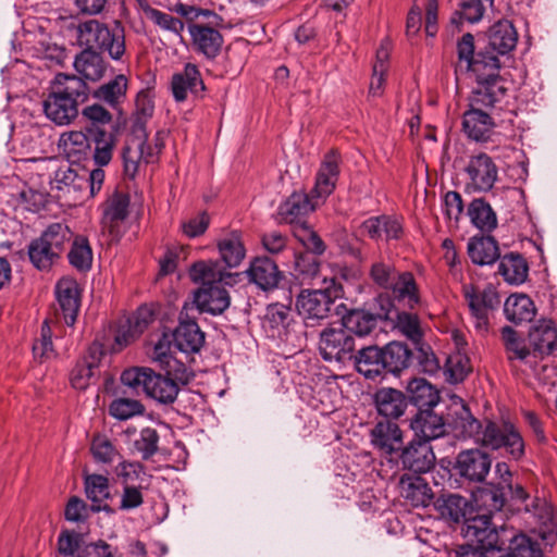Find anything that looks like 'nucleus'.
I'll return each instance as SVG.
<instances>
[{"label": "nucleus", "mask_w": 557, "mask_h": 557, "mask_svg": "<svg viewBox=\"0 0 557 557\" xmlns=\"http://www.w3.org/2000/svg\"><path fill=\"white\" fill-rule=\"evenodd\" d=\"M399 272L400 270L393 262L379 259L371 264L369 278L375 287L387 292Z\"/></svg>", "instance_id": "4d7b16f0"}, {"label": "nucleus", "mask_w": 557, "mask_h": 557, "mask_svg": "<svg viewBox=\"0 0 557 557\" xmlns=\"http://www.w3.org/2000/svg\"><path fill=\"white\" fill-rule=\"evenodd\" d=\"M529 342L534 354L548 356L557 348V331L553 321L542 320L529 332Z\"/></svg>", "instance_id": "72a5a7b5"}, {"label": "nucleus", "mask_w": 557, "mask_h": 557, "mask_svg": "<svg viewBox=\"0 0 557 557\" xmlns=\"http://www.w3.org/2000/svg\"><path fill=\"white\" fill-rule=\"evenodd\" d=\"M504 312L510 322L520 324L532 321L536 309L533 300L528 295L513 294L506 299Z\"/></svg>", "instance_id": "79ce46f5"}, {"label": "nucleus", "mask_w": 557, "mask_h": 557, "mask_svg": "<svg viewBox=\"0 0 557 557\" xmlns=\"http://www.w3.org/2000/svg\"><path fill=\"white\" fill-rule=\"evenodd\" d=\"M98 48V52H107L112 60L120 61L126 51L125 29L120 21H114L109 30V36Z\"/></svg>", "instance_id": "13d9d810"}, {"label": "nucleus", "mask_w": 557, "mask_h": 557, "mask_svg": "<svg viewBox=\"0 0 557 557\" xmlns=\"http://www.w3.org/2000/svg\"><path fill=\"white\" fill-rule=\"evenodd\" d=\"M319 206V201L313 199L311 195L304 191H294L280 205L277 213L281 221L292 224L294 227L298 224H308L304 218Z\"/></svg>", "instance_id": "aec40b11"}, {"label": "nucleus", "mask_w": 557, "mask_h": 557, "mask_svg": "<svg viewBox=\"0 0 557 557\" xmlns=\"http://www.w3.org/2000/svg\"><path fill=\"white\" fill-rule=\"evenodd\" d=\"M72 232L64 223L50 224L28 245V257L38 270H48L55 263L72 239Z\"/></svg>", "instance_id": "20e7f679"}, {"label": "nucleus", "mask_w": 557, "mask_h": 557, "mask_svg": "<svg viewBox=\"0 0 557 557\" xmlns=\"http://www.w3.org/2000/svg\"><path fill=\"white\" fill-rule=\"evenodd\" d=\"M406 391L407 401L409 400L418 410L435 407L440 401L438 391L423 377L410 380Z\"/></svg>", "instance_id": "c9c22d12"}, {"label": "nucleus", "mask_w": 557, "mask_h": 557, "mask_svg": "<svg viewBox=\"0 0 557 557\" xmlns=\"http://www.w3.org/2000/svg\"><path fill=\"white\" fill-rule=\"evenodd\" d=\"M403 469L416 474L431 471L435 466V455L428 441L412 440L398 453Z\"/></svg>", "instance_id": "f8f14e48"}, {"label": "nucleus", "mask_w": 557, "mask_h": 557, "mask_svg": "<svg viewBox=\"0 0 557 557\" xmlns=\"http://www.w3.org/2000/svg\"><path fill=\"white\" fill-rule=\"evenodd\" d=\"M393 304L401 305L408 310H414L422 305L420 286L411 271H401L386 292Z\"/></svg>", "instance_id": "dca6fc26"}, {"label": "nucleus", "mask_w": 557, "mask_h": 557, "mask_svg": "<svg viewBox=\"0 0 557 557\" xmlns=\"http://www.w3.org/2000/svg\"><path fill=\"white\" fill-rule=\"evenodd\" d=\"M435 508L444 519L455 523L461 521L465 523L466 519L471 517L468 516L471 512L468 499L458 494L438 497L435 502Z\"/></svg>", "instance_id": "ea45409f"}, {"label": "nucleus", "mask_w": 557, "mask_h": 557, "mask_svg": "<svg viewBox=\"0 0 557 557\" xmlns=\"http://www.w3.org/2000/svg\"><path fill=\"white\" fill-rule=\"evenodd\" d=\"M492 467L490 454L480 448H470L459 451L453 463L454 474L468 483H482L485 481Z\"/></svg>", "instance_id": "6e6552de"}, {"label": "nucleus", "mask_w": 557, "mask_h": 557, "mask_svg": "<svg viewBox=\"0 0 557 557\" xmlns=\"http://www.w3.org/2000/svg\"><path fill=\"white\" fill-rule=\"evenodd\" d=\"M498 273L509 284H522L529 273V265L522 255L510 252L505 255L498 265Z\"/></svg>", "instance_id": "37998d69"}, {"label": "nucleus", "mask_w": 557, "mask_h": 557, "mask_svg": "<svg viewBox=\"0 0 557 557\" xmlns=\"http://www.w3.org/2000/svg\"><path fill=\"white\" fill-rule=\"evenodd\" d=\"M189 276L193 282L200 283V287L221 286V283L232 285L239 277V273L232 274L225 271L218 261L201 260L195 262L189 269Z\"/></svg>", "instance_id": "4be33fe9"}, {"label": "nucleus", "mask_w": 557, "mask_h": 557, "mask_svg": "<svg viewBox=\"0 0 557 557\" xmlns=\"http://www.w3.org/2000/svg\"><path fill=\"white\" fill-rule=\"evenodd\" d=\"M456 428L460 430V433L465 438H472L476 444L482 446V437L485 432V420L480 421L474 418L466 405H462L460 411L457 413Z\"/></svg>", "instance_id": "3c124183"}, {"label": "nucleus", "mask_w": 557, "mask_h": 557, "mask_svg": "<svg viewBox=\"0 0 557 557\" xmlns=\"http://www.w3.org/2000/svg\"><path fill=\"white\" fill-rule=\"evenodd\" d=\"M85 493L92 503L89 509L94 512L106 511L109 515L114 513V509L108 504H102L110 497L109 480L101 474H87L84 480Z\"/></svg>", "instance_id": "2f4dec72"}, {"label": "nucleus", "mask_w": 557, "mask_h": 557, "mask_svg": "<svg viewBox=\"0 0 557 557\" xmlns=\"http://www.w3.org/2000/svg\"><path fill=\"white\" fill-rule=\"evenodd\" d=\"M480 498L483 506L487 508V515H492L495 518L497 515L502 513L507 504V493L504 482H498L497 484H492L490 487L484 488L480 494Z\"/></svg>", "instance_id": "69168bd1"}, {"label": "nucleus", "mask_w": 557, "mask_h": 557, "mask_svg": "<svg viewBox=\"0 0 557 557\" xmlns=\"http://www.w3.org/2000/svg\"><path fill=\"white\" fill-rule=\"evenodd\" d=\"M132 395H124L114 399L109 406V413L117 420H127L145 412V406Z\"/></svg>", "instance_id": "338daca9"}, {"label": "nucleus", "mask_w": 557, "mask_h": 557, "mask_svg": "<svg viewBox=\"0 0 557 557\" xmlns=\"http://www.w3.org/2000/svg\"><path fill=\"white\" fill-rule=\"evenodd\" d=\"M126 90L127 78L125 75L120 74L107 84L99 86L94 91V97L112 107H115L125 98Z\"/></svg>", "instance_id": "5fc2aeb1"}, {"label": "nucleus", "mask_w": 557, "mask_h": 557, "mask_svg": "<svg viewBox=\"0 0 557 557\" xmlns=\"http://www.w3.org/2000/svg\"><path fill=\"white\" fill-rule=\"evenodd\" d=\"M90 128L88 135L79 131H71L61 135L60 145L69 157L79 158L90 149Z\"/></svg>", "instance_id": "680f3d73"}, {"label": "nucleus", "mask_w": 557, "mask_h": 557, "mask_svg": "<svg viewBox=\"0 0 557 557\" xmlns=\"http://www.w3.org/2000/svg\"><path fill=\"white\" fill-rule=\"evenodd\" d=\"M293 234L305 247L306 250L304 252L321 257L326 251V244L309 224L294 226Z\"/></svg>", "instance_id": "052dcab7"}, {"label": "nucleus", "mask_w": 557, "mask_h": 557, "mask_svg": "<svg viewBox=\"0 0 557 557\" xmlns=\"http://www.w3.org/2000/svg\"><path fill=\"white\" fill-rule=\"evenodd\" d=\"M180 385L177 381L170 376V373L162 375L153 371L151 382L146 395L161 405H172L178 395Z\"/></svg>", "instance_id": "58836bf2"}, {"label": "nucleus", "mask_w": 557, "mask_h": 557, "mask_svg": "<svg viewBox=\"0 0 557 557\" xmlns=\"http://www.w3.org/2000/svg\"><path fill=\"white\" fill-rule=\"evenodd\" d=\"M86 176L79 175L71 166H60L55 172L50 182L51 189L67 190L71 188L74 190L83 188L86 185Z\"/></svg>", "instance_id": "e2e57ef3"}, {"label": "nucleus", "mask_w": 557, "mask_h": 557, "mask_svg": "<svg viewBox=\"0 0 557 557\" xmlns=\"http://www.w3.org/2000/svg\"><path fill=\"white\" fill-rule=\"evenodd\" d=\"M74 67L84 78L97 82L104 76L107 63L100 52L94 49H84L75 57Z\"/></svg>", "instance_id": "e433bc0d"}, {"label": "nucleus", "mask_w": 557, "mask_h": 557, "mask_svg": "<svg viewBox=\"0 0 557 557\" xmlns=\"http://www.w3.org/2000/svg\"><path fill=\"white\" fill-rule=\"evenodd\" d=\"M153 156L150 151H146V145H141V141H126L123 149L124 173L129 178H134L141 162L153 163Z\"/></svg>", "instance_id": "49530a36"}, {"label": "nucleus", "mask_w": 557, "mask_h": 557, "mask_svg": "<svg viewBox=\"0 0 557 557\" xmlns=\"http://www.w3.org/2000/svg\"><path fill=\"white\" fill-rule=\"evenodd\" d=\"M200 313L221 314L230 306L227 292L221 286L199 287L193 301Z\"/></svg>", "instance_id": "c85d7f7f"}, {"label": "nucleus", "mask_w": 557, "mask_h": 557, "mask_svg": "<svg viewBox=\"0 0 557 557\" xmlns=\"http://www.w3.org/2000/svg\"><path fill=\"white\" fill-rule=\"evenodd\" d=\"M462 292L471 315L475 320V327L480 331H487L488 313L500 305V297L496 288L488 284L480 290L476 286L469 284L462 286Z\"/></svg>", "instance_id": "1a4fd4ad"}, {"label": "nucleus", "mask_w": 557, "mask_h": 557, "mask_svg": "<svg viewBox=\"0 0 557 557\" xmlns=\"http://www.w3.org/2000/svg\"><path fill=\"white\" fill-rule=\"evenodd\" d=\"M485 8L481 0H465L459 4L451 17L450 23L459 27L463 22L471 24L478 23L482 20Z\"/></svg>", "instance_id": "774afa93"}, {"label": "nucleus", "mask_w": 557, "mask_h": 557, "mask_svg": "<svg viewBox=\"0 0 557 557\" xmlns=\"http://www.w3.org/2000/svg\"><path fill=\"white\" fill-rule=\"evenodd\" d=\"M188 29L195 46L200 52L207 58L218 55L223 44V38L219 30L201 23L189 24Z\"/></svg>", "instance_id": "7c9ffc66"}, {"label": "nucleus", "mask_w": 557, "mask_h": 557, "mask_svg": "<svg viewBox=\"0 0 557 557\" xmlns=\"http://www.w3.org/2000/svg\"><path fill=\"white\" fill-rule=\"evenodd\" d=\"M341 154L336 149L325 153L315 176V184L310 191L313 199L323 203L334 191L339 177Z\"/></svg>", "instance_id": "ddd939ff"}, {"label": "nucleus", "mask_w": 557, "mask_h": 557, "mask_svg": "<svg viewBox=\"0 0 557 557\" xmlns=\"http://www.w3.org/2000/svg\"><path fill=\"white\" fill-rule=\"evenodd\" d=\"M384 376L400 373L413 367V350L406 343L391 342L382 347Z\"/></svg>", "instance_id": "a878e982"}, {"label": "nucleus", "mask_w": 557, "mask_h": 557, "mask_svg": "<svg viewBox=\"0 0 557 557\" xmlns=\"http://www.w3.org/2000/svg\"><path fill=\"white\" fill-rule=\"evenodd\" d=\"M325 287L319 289H302L296 297V310L307 326H317L322 321L337 312L344 304L336 305L344 297V287L335 275L324 278Z\"/></svg>", "instance_id": "7ed1b4c3"}, {"label": "nucleus", "mask_w": 557, "mask_h": 557, "mask_svg": "<svg viewBox=\"0 0 557 557\" xmlns=\"http://www.w3.org/2000/svg\"><path fill=\"white\" fill-rule=\"evenodd\" d=\"M293 295L288 289L285 294V302H272L267 306L263 322L271 329L286 327L290 322Z\"/></svg>", "instance_id": "603ef678"}, {"label": "nucleus", "mask_w": 557, "mask_h": 557, "mask_svg": "<svg viewBox=\"0 0 557 557\" xmlns=\"http://www.w3.org/2000/svg\"><path fill=\"white\" fill-rule=\"evenodd\" d=\"M459 63L466 62V70L476 76L478 86L472 90L470 107L482 110L490 109L492 113L503 110L508 96L505 79L498 74L499 59L488 50L475 52L474 37L471 33L463 34L457 40Z\"/></svg>", "instance_id": "f257e3e1"}, {"label": "nucleus", "mask_w": 557, "mask_h": 557, "mask_svg": "<svg viewBox=\"0 0 557 557\" xmlns=\"http://www.w3.org/2000/svg\"><path fill=\"white\" fill-rule=\"evenodd\" d=\"M109 27L107 24L98 20H88L82 22L77 26V39L85 49H94L98 51V48L109 36Z\"/></svg>", "instance_id": "a18cd8bd"}, {"label": "nucleus", "mask_w": 557, "mask_h": 557, "mask_svg": "<svg viewBox=\"0 0 557 557\" xmlns=\"http://www.w3.org/2000/svg\"><path fill=\"white\" fill-rule=\"evenodd\" d=\"M433 408L420 409L411 419L410 426L420 441L430 443L432 440L440 438L447 433L443 416L436 413Z\"/></svg>", "instance_id": "5701e85b"}, {"label": "nucleus", "mask_w": 557, "mask_h": 557, "mask_svg": "<svg viewBox=\"0 0 557 557\" xmlns=\"http://www.w3.org/2000/svg\"><path fill=\"white\" fill-rule=\"evenodd\" d=\"M403 496L413 507H426L433 499V492L420 475H401L399 480Z\"/></svg>", "instance_id": "473e14b6"}, {"label": "nucleus", "mask_w": 557, "mask_h": 557, "mask_svg": "<svg viewBox=\"0 0 557 557\" xmlns=\"http://www.w3.org/2000/svg\"><path fill=\"white\" fill-rule=\"evenodd\" d=\"M101 210L102 232L108 233L111 240H117L121 237V225L129 213V196L115 190L101 205Z\"/></svg>", "instance_id": "9b49d317"}, {"label": "nucleus", "mask_w": 557, "mask_h": 557, "mask_svg": "<svg viewBox=\"0 0 557 557\" xmlns=\"http://www.w3.org/2000/svg\"><path fill=\"white\" fill-rule=\"evenodd\" d=\"M88 97L89 88L82 77L59 73L51 82L49 92L42 101L44 113L58 126L69 125L77 119L79 107Z\"/></svg>", "instance_id": "f03ea898"}, {"label": "nucleus", "mask_w": 557, "mask_h": 557, "mask_svg": "<svg viewBox=\"0 0 557 557\" xmlns=\"http://www.w3.org/2000/svg\"><path fill=\"white\" fill-rule=\"evenodd\" d=\"M359 231L372 240H399L404 236L403 219L393 214H381L364 220Z\"/></svg>", "instance_id": "f3484780"}, {"label": "nucleus", "mask_w": 557, "mask_h": 557, "mask_svg": "<svg viewBox=\"0 0 557 557\" xmlns=\"http://www.w3.org/2000/svg\"><path fill=\"white\" fill-rule=\"evenodd\" d=\"M443 370L447 382L457 384L465 381L472 368L469 357L458 350L446 357Z\"/></svg>", "instance_id": "864d4df0"}, {"label": "nucleus", "mask_w": 557, "mask_h": 557, "mask_svg": "<svg viewBox=\"0 0 557 557\" xmlns=\"http://www.w3.org/2000/svg\"><path fill=\"white\" fill-rule=\"evenodd\" d=\"M153 321V312L148 307H139L136 312L127 319L116 334L115 341L119 345L126 346L137 338Z\"/></svg>", "instance_id": "f704fd0d"}, {"label": "nucleus", "mask_w": 557, "mask_h": 557, "mask_svg": "<svg viewBox=\"0 0 557 557\" xmlns=\"http://www.w3.org/2000/svg\"><path fill=\"white\" fill-rule=\"evenodd\" d=\"M493 113H487L480 108H471L463 113L462 129L472 140L486 141L495 127Z\"/></svg>", "instance_id": "bb28decb"}, {"label": "nucleus", "mask_w": 557, "mask_h": 557, "mask_svg": "<svg viewBox=\"0 0 557 557\" xmlns=\"http://www.w3.org/2000/svg\"><path fill=\"white\" fill-rule=\"evenodd\" d=\"M472 224L482 232H492L497 226V216L491 205L483 198L473 199L468 207Z\"/></svg>", "instance_id": "09e8293b"}, {"label": "nucleus", "mask_w": 557, "mask_h": 557, "mask_svg": "<svg viewBox=\"0 0 557 557\" xmlns=\"http://www.w3.org/2000/svg\"><path fill=\"white\" fill-rule=\"evenodd\" d=\"M396 327L404 334L412 345L423 341V332L420 319L416 313L409 311H398L395 318Z\"/></svg>", "instance_id": "0e129e2a"}, {"label": "nucleus", "mask_w": 557, "mask_h": 557, "mask_svg": "<svg viewBox=\"0 0 557 557\" xmlns=\"http://www.w3.org/2000/svg\"><path fill=\"white\" fill-rule=\"evenodd\" d=\"M70 264L81 272L88 271L92 264V250L89 242L84 236H76L73 239L67 255Z\"/></svg>", "instance_id": "bf43d9fd"}, {"label": "nucleus", "mask_w": 557, "mask_h": 557, "mask_svg": "<svg viewBox=\"0 0 557 557\" xmlns=\"http://www.w3.org/2000/svg\"><path fill=\"white\" fill-rule=\"evenodd\" d=\"M412 350L413 367H416L419 372L434 375L441 371V361L428 343L421 341L419 344L413 345Z\"/></svg>", "instance_id": "6e6d98bb"}, {"label": "nucleus", "mask_w": 557, "mask_h": 557, "mask_svg": "<svg viewBox=\"0 0 557 557\" xmlns=\"http://www.w3.org/2000/svg\"><path fill=\"white\" fill-rule=\"evenodd\" d=\"M465 173L468 177L467 189L479 193L492 190L498 178V168L492 157L485 152L471 156Z\"/></svg>", "instance_id": "9d476101"}, {"label": "nucleus", "mask_w": 557, "mask_h": 557, "mask_svg": "<svg viewBox=\"0 0 557 557\" xmlns=\"http://www.w3.org/2000/svg\"><path fill=\"white\" fill-rule=\"evenodd\" d=\"M55 296L65 324L74 325L81 307V294L76 280L69 276L60 278L55 285Z\"/></svg>", "instance_id": "412c9836"}, {"label": "nucleus", "mask_w": 557, "mask_h": 557, "mask_svg": "<svg viewBox=\"0 0 557 557\" xmlns=\"http://www.w3.org/2000/svg\"><path fill=\"white\" fill-rule=\"evenodd\" d=\"M348 364H352L356 371L366 379L374 380L384 376L382 347L370 345L356 349L355 356Z\"/></svg>", "instance_id": "393cba45"}, {"label": "nucleus", "mask_w": 557, "mask_h": 557, "mask_svg": "<svg viewBox=\"0 0 557 557\" xmlns=\"http://www.w3.org/2000/svg\"><path fill=\"white\" fill-rule=\"evenodd\" d=\"M487 38V46L480 50H488L498 58L499 54H507L516 48L518 33L510 21L500 20L490 27Z\"/></svg>", "instance_id": "b1692460"}, {"label": "nucleus", "mask_w": 557, "mask_h": 557, "mask_svg": "<svg viewBox=\"0 0 557 557\" xmlns=\"http://www.w3.org/2000/svg\"><path fill=\"white\" fill-rule=\"evenodd\" d=\"M173 341L175 346L186 354L198 352L205 345V333L196 320L188 315L187 304L180 313L178 325L173 332Z\"/></svg>", "instance_id": "4468645a"}, {"label": "nucleus", "mask_w": 557, "mask_h": 557, "mask_svg": "<svg viewBox=\"0 0 557 557\" xmlns=\"http://www.w3.org/2000/svg\"><path fill=\"white\" fill-rule=\"evenodd\" d=\"M372 446L382 455L392 456L398 454L404 445L403 431L392 420H381L370 431Z\"/></svg>", "instance_id": "a211bd4d"}, {"label": "nucleus", "mask_w": 557, "mask_h": 557, "mask_svg": "<svg viewBox=\"0 0 557 557\" xmlns=\"http://www.w3.org/2000/svg\"><path fill=\"white\" fill-rule=\"evenodd\" d=\"M319 350L325 361L348 364L355 356V337L341 327H326L320 334Z\"/></svg>", "instance_id": "0eeeda50"}, {"label": "nucleus", "mask_w": 557, "mask_h": 557, "mask_svg": "<svg viewBox=\"0 0 557 557\" xmlns=\"http://www.w3.org/2000/svg\"><path fill=\"white\" fill-rule=\"evenodd\" d=\"M246 274L250 283L263 292L274 290L285 278L284 272L278 269L275 260L268 256L255 257L246 269Z\"/></svg>", "instance_id": "2eb2a0df"}, {"label": "nucleus", "mask_w": 557, "mask_h": 557, "mask_svg": "<svg viewBox=\"0 0 557 557\" xmlns=\"http://www.w3.org/2000/svg\"><path fill=\"white\" fill-rule=\"evenodd\" d=\"M90 147L94 146V161L98 166L108 165L115 147V135L100 126L90 127Z\"/></svg>", "instance_id": "a19ab883"}, {"label": "nucleus", "mask_w": 557, "mask_h": 557, "mask_svg": "<svg viewBox=\"0 0 557 557\" xmlns=\"http://www.w3.org/2000/svg\"><path fill=\"white\" fill-rule=\"evenodd\" d=\"M381 319V314L364 309H351L342 315L341 325L348 334L364 337L376 329Z\"/></svg>", "instance_id": "c756f323"}, {"label": "nucleus", "mask_w": 557, "mask_h": 557, "mask_svg": "<svg viewBox=\"0 0 557 557\" xmlns=\"http://www.w3.org/2000/svg\"><path fill=\"white\" fill-rule=\"evenodd\" d=\"M482 446L492 450L503 449L510 459L519 461L525 455L524 440L518 428L510 421L485 419Z\"/></svg>", "instance_id": "423d86ee"}, {"label": "nucleus", "mask_w": 557, "mask_h": 557, "mask_svg": "<svg viewBox=\"0 0 557 557\" xmlns=\"http://www.w3.org/2000/svg\"><path fill=\"white\" fill-rule=\"evenodd\" d=\"M468 255L478 265L493 264L500 257L498 243L491 235L472 237L468 243Z\"/></svg>", "instance_id": "4c0bfd02"}, {"label": "nucleus", "mask_w": 557, "mask_h": 557, "mask_svg": "<svg viewBox=\"0 0 557 557\" xmlns=\"http://www.w3.org/2000/svg\"><path fill=\"white\" fill-rule=\"evenodd\" d=\"M373 399L379 414L387 420L401 417L408 405L406 394L392 387L379 388Z\"/></svg>", "instance_id": "cd10ccee"}, {"label": "nucleus", "mask_w": 557, "mask_h": 557, "mask_svg": "<svg viewBox=\"0 0 557 557\" xmlns=\"http://www.w3.org/2000/svg\"><path fill=\"white\" fill-rule=\"evenodd\" d=\"M492 515H475L466 519L461 527L462 535L475 547L494 554L507 550L508 528L497 525Z\"/></svg>", "instance_id": "39448f33"}, {"label": "nucleus", "mask_w": 557, "mask_h": 557, "mask_svg": "<svg viewBox=\"0 0 557 557\" xmlns=\"http://www.w3.org/2000/svg\"><path fill=\"white\" fill-rule=\"evenodd\" d=\"M222 261L230 269L238 267L244 260L243 235L239 231L232 232L218 242Z\"/></svg>", "instance_id": "de8ad7c7"}, {"label": "nucleus", "mask_w": 557, "mask_h": 557, "mask_svg": "<svg viewBox=\"0 0 557 557\" xmlns=\"http://www.w3.org/2000/svg\"><path fill=\"white\" fill-rule=\"evenodd\" d=\"M507 549L508 554L500 557H542L543 553L537 541L532 540L523 533H516L513 528H508Z\"/></svg>", "instance_id": "c03bdc74"}, {"label": "nucleus", "mask_w": 557, "mask_h": 557, "mask_svg": "<svg viewBox=\"0 0 557 557\" xmlns=\"http://www.w3.org/2000/svg\"><path fill=\"white\" fill-rule=\"evenodd\" d=\"M171 90L176 101L187 99L188 94L202 98L206 86L201 74L195 64L187 63L182 72L174 73L171 79Z\"/></svg>", "instance_id": "6ab92c4d"}, {"label": "nucleus", "mask_w": 557, "mask_h": 557, "mask_svg": "<svg viewBox=\"0 0 557 557\" xmlns=\"http://www.w3.org/2000/svg\"><path fill=\"white\" fill-rule=\"evenodd\" d=\"M153 371L148 368H132L122 372L121 382L126 387L123 395L146 394L151 382Z\"/></svg>", "instance_id": "8fccbe9b"}]
</instances>
